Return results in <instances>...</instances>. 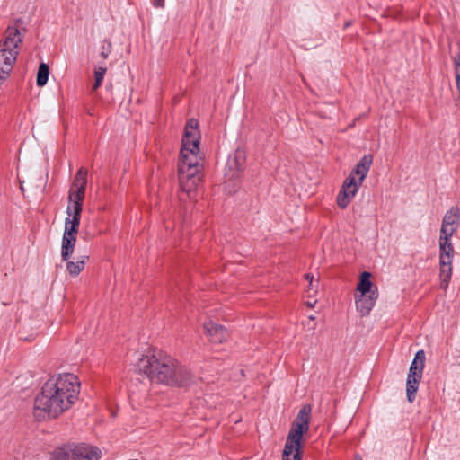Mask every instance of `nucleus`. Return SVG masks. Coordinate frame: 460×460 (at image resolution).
Returning a JSON list of instances; mask_svg holds the SVG:
<instances>
[{
	"mask_svg": "<svg viewBox=\"0 0 460 460\" xmlns=\"http://www.w3.org/2000/svg\"><path fill=\"white\" fill-rule=\"evenodd\" d=\"M73 449L75 460H99L101 457V450L90 445L73 444Z\"/></svg>",
	"mask_w": 460,
	"mask_h": 460,
	"instance_id": "nucleus-13",
	"label": "nucleus"
},
{
	"mask_svg": "<svg viewBox=\"0 0 460 460\" xmlns=\"http://www.w3.org/2000/svg\"><path fill=\"white\" fill-rule=\"evenodd\" d=\"M317 290H318V281H313L312 284H311V282L308 283L305 292L307 293V296L310 298V297L314 296L317 294Z\"/></svg>",
	"mask_w": 460,
	"mask_h": 460,
	"instance_id": "nucleus-25",
	"label": "nucleus"
},
{
	"mask_svg": "<svg viewBox=\"0 0 460 460\" xmlns=\"http://www.w3.org/2000/svg\"><path fill=\"white\" fill-rule=\"evenodd\" d=\"M421 376H408L406 383L407 400L412 402L415 399V394L418 391Z\"/></svg>",
	"mask_w": 460,
	"mask_h": 460,
	"instance_id": "nucleus-20",
	"label": "nucleus"
},
{
	"mask_svg": "<svg viewBox=\"0 0 460 460\" xmlns=\"http://www.w3.org/2000/svg\"><path fill=\"white\" fill-rule=\"evenodd\" d=\"M131 364L139 374H177L185 372L184 366L166 352L149 348L145 352H134Z\"/></svg>",
	"mask_w": 460,
	"mask_h": 460,
	"instance_id": "nucleus-3",
	"label": "nucleus"
},
{
	"mask_svg": "<svg viewBox=\"0 0 460 460\" xmlns=\"http://www.w3.org/2000/svg\"><path fill=\"white\" fill-rule=\"evenodd\" d=\"M360 460V459H359Z\"/></svg>",
	"mask_w": 460,
	"mask_h": 460,
	"instance_id": "nucleus-31",
	"label": "nucleus"
},
{
	"mask_svg": "<svg viewBox=\"0 0 460 460\" xmlns=\"http://www.w3.org/2000/svg\"><path fill=\"white\" fill-rule=\"evenodd\" d=\"M80 388L77 376H50L34 399L33 417L38 421L58 419L75 403Z\"/></svg>",
	"mask_w": 460,
	"mask_h": 460,
	"instance_id": "nucleus-1",
	"label": "nucleus"
},
{
	"mask_svg": "<svg viewBox=\"0 0 460 460\" xmlns=\"http://www.w3.org/2000/svg\"><path fill=\"white\" fill-rule=\"evenodd\" d=\"M311 411L312 408L308 404L304 405L300 409L288 435L282 454V460H302L301 447L304 442L303 436L309 430Z\"/></svg>",
	"mask_w": 460,
	"mask_h": 460,
	"instance_id": "nucleus-4",
	"label": "nucleus"
},
{
	"mask_svg": "<svg viewBox=\"0 0 460 460\" xmlns=\"http://www.w3.org/2000/svg\"><path fill=\"white\" fill-rule=\"evenodd\" d=\"M245 164V155L243 151H236L233 156L229 157L227 167L229 170L240 172L243 170Z\"/></svg>",
	"mask_w": 460,
	"mask_h": 460,
	"instance_id": "nucleus-19",
	"label": "nucleus"
},
{
	"mask_svg": "<svg viewBox=\"0 0 460 460\" xmlns=\"http://www.w3.org/2000/svg\"><path fill=\"white\" fill-rule=\"evenodd\" d=\"M360 182L357 181L354 175H349L341 186L337 197V204L341 208H346L358 191Z\"/></svg>",
	"mask_w": 460,
	"mask_h": 460,
	"instance_id": "nucleus-8",
	"label": "nucleus"
},
{
	"mask_svg": "<svg viewBox=\"0 0 460 460\" xmlns=\"http://www.w3.org/2000/svg\"><path fill=\"white\" fill-rule=\"evenodd\" d=\"M111 41H108V47L107 49H105L104 47L102 48V51L101 52V57L103 58L104 59L108 58L110 53H111Z\"/></svg>",
	"mask_w": 460,
	"mask_h": 460,
	"instance_id": "nucleus-26",
	"label": "nucleus"
},
{
	"mask_svg": "<svg viewBox=\"0 0 460 460\" xmlns=\"http://www.w3.org/2000/svg\"><path fill=\"white\" fill-rule=\"evenodd\" d=\"M75 452L73 449V444L66 445L56 448L50 460H75Z\"/></svg>",
	"mask_w": 460,
	"mask_h": 460,
	"instance_id": "nucleus-16",
	"label": "nucleus"
},
{
	"mask_svg": "<svg viewBox=\"0 0 460 460\" xmlns=\"http://www.w3.org/2000/svg\"><path fill=\"white\" fill-rule=\"evenodd\" d=\"M150 378V382L152 384H165L167 385H181V384L178 381L177 377L179 376H147Z\"/></svg>",
	"mask_w": 460,
	"mask_h": 460,
	"instance_id": "nucleus-22",
	"label": "nucleus"
},
{
	"mask_svg": "<svg viewBox=\"0 0 460 460\" xmlns=\"http://www.w3.org/2000/svg\"><path fill=\"white\" fill-rule=\"evenodd\" d=\"M203 327L205 333L213 343L221 344L229 338L227 330L222 325L217 324L212 321L205 322Z\"/></svg>",
	"mask_w": 460,
	"mask_h": 460,
	"instance_id": "nucleus-11",
	"label": "nucleus"
},
{
	"mask_svg": "<svg viewBox=\"0 0 460 460\" xmlns=\"http://www.w3.org/2000/svg\"><path fill=\"white\" fill-rule=\"evenodd\" d=\"M49 66L45 63H41L39 66L38 74H37V85L44 86L47 84L49 78Z\"/></svg>",
	"mask_w": 460,
	"mask_h": 460,
	"instance_id": "nucleus-23",
	"label": "nucleus"
},
{
	"mask_svg": "<svg viewBox=\"0 0 460 460\" xmlns=\"http://www.w3.org/2000/svg\"><path fill=\"white\" fill-rule=\"evenodd\" d=\"M196 119L188 120L179 156L178 176L181 195L194 199L198 185L201 181L203 156L199 152L200 133Z\"/></svg>",
	"mask_w": 460,
	"mask_h": 460,
	"instance_id": "nucleus-2",
	"label": "nucleus"
},
{
	"mask_svg": "<svg viewBox=\"0 0 460 460\" xmlns=\"http://www.w3.org/2000/svg\"><path fill=\"white\" fill-rule=\"evenodd\" d=\"M460 222V210L457 207H452L445 214L441 229L440 235L445 236H453V234L457 231Z\"/></svg>",
	"mask_w": 460,
	"mask_h": 460,
	"instance_id": "nucleus-10",
	"label": "nucleus"
},
{
	"mask_svg": "<svg viewBox=\"0 0 460 460\" xmlns=\"http://www.w3.org/2000/svg\"><path fill=\"white\" fill-rule=\"evenodd\" d=\"M316 303H317V300H315V299H314V300H313V301H311V300H307V301L305 302V305H306L308 307L313 308V307H314V305H316Z\"/></svg>",
	"mask_w": 460,
	"mask_h": 460,
	"instance_id": "nucleus-28",
	"label": "nucleus"
},
{
	"mask_svg": "<svg viewBox=\"0 0 460 460\" xmlns=\"http://www.w3.org/2000/svg\"><path fill=\"white\" fill-rule=\"evenodd\" d=\"M87 260L88 256L84 255L77 258L75 261H67L66 271L72 277L78 276L84 270Z\"/></svg>",
	"mask_w": 460,
	"mask_h": 460,
	"instance_id": "nucleus-18",
	"label": "nucleus"
},
{
	"mask_svg": "<svg viewBox=\"0 0 460 460\" xmlns=\"http://www.w3.org/2000/svg\"><path fill=\"white\" fill-rule=\"evenodd\" d=\"M107 72V67L105 66H96L94 69V84L93 86V91H96L102 84V80Z\"/></svg>",
	"mask_w": 460,
	"mask_h": 460,
	"instance_id": "nucleus-24",
	"label": "nucleus"
},
{
	"mask_svg": "<svg viewBox=\"0 0 460 460\" xmlns=\"http://www.w3.org/2000/svg\"><path fill=\"white\" fill-rule=\"evenodd\" d=\"M77 236L63 234L61 243V257L67 261L74 252Z\"/></svg>",
	"mask_w": 460,
	"mask_h": 460,
	"instance_id": "nucleus-15",
	"label": "nucleus"
},
{
	"mask_svg": "<svg viewBox=\"0 0 460 460\" xmlns=\"http://www.w3.org/2000/svg\"><path fill=\"white\" fill-rule=\"evenodd\" d=\"M87 183V171L80 168L76 172L72 187L68 193L69 204H79L83 206Z\"/></svg>",
	"mask_w": 460,
	"mask_h": 460,
	"instance_id": "nucleus-7",
	"label": "nucleus"
},
{
	"mask_svg": "<svg viewBox=\"0 0 460 460\" xmlns=\"http://www.w3.org/2000/svg\"><path fill=\"white\" fill-rule=\"evenodd\" d=\"M82 211V205L68 203L63 234L77 236Z\"/></svg>",
	"mask_w": 460,
	"mask_h": 460,
	"instance_id": "nucleus-9",
	"label": "nucleus"
},
{
	"mask_svg": "<svg viewBox=\"0 0 460 460\" xmlns=\"http://www.w3.org/2000/svg\"><path fill=\"white\" fill-rule=\"evenodd\" d=\"M305 279L306 281H308V283H310V282L312 283L313 281H314V276L312 274H310V273H307V274L305 275Z\"/></svg>",
	"mask_w": 460,
	"mask_h": 460,
	"instance_id": "nucleus-29",
	"label": "nucleus"
},
{
	"mask_svg": "<svg viewBox=\"0 0 460 460\" xmlns=\"http://www.w3.org/2000/svg\"><path fill=\"white\" fill-rule=\"evenodd\" d=\"M451 236L440 235L439 244V280L440 288L447 289L453 272L452 262L455 254Z\"/></svg>",
	"mask_w": 460,
	"mask_h": 460,
	"instance_id": "nucleus-6",
	"label": "nucleus"
},
{
	"mask_svg": "<svg viewBox=\"0 0 460 460\" xmlns=\"http://www.w3.org/2000/svg\"><path fill=\"white\" fill-rule=\"evenodd\" d=\"M22 43V35L18 26H8L0 41V85L9 77L17 60Z\"/></svg>",
	"mask_w": 460,
	"mask_h": 460,
	"instance_id": "nucleus-5",
	"label": "nucleus"
},
{
	"mask_svg": "<svg viewBox=\"0 0 460 460\" xmlns=\"http://www.w3.org/2000/svg\"><path fill=\"white\" fill-rule=\"evenodd\" d=\"M371 274L369 272L364 271L360 275L359 282L357 286V291L360 294H371V292H377V288H373L372 282L370 281Z\"/></svg>",
	"mask_w": 460,
	"mask_h": 460,
	"instance_id": "nucleus-17",
	"label": "nucleus"
},
{
	"mask_svg": "<svg viewBox=\"0 0 460 460\" xmlns=\"http://www.w3.org/2000/svg\"><path fill=\"white\" fill-rule=\"evenodd\" d=\"M425 353L423 350H419L410 367V374L421 373L424 368Z\"/></svg>",
	"mask_w": 460,
	"mask_h": 460,
	"instance_id": "nucleus-21",
	"label": "nucleus"
},
{
	"mask_svg": "<svg viewBox=\"0 0 460 460\" xmlns=\"http://www.w3.org/2000/svg\"><path fill=\"white\" fill-rule=\"evenodd\" d=\"M378 297L377 292L371 294H359L355 296L356 307L361 316H367L374 307Z\"/></svg>",
	"mask_w": 460,
	"mask_h": 460,
	"instance_id": "nucleus-12",
	"label": "nucleus"
},
{
	"mask_svg": "<svg viewBox=\"0 0 460 460\" xmlns=\"http://www.w3.org/2000/svg\"><path fill=\"white\" fill-rule=\"evenodd\" d=\"M153 5L155 7L162 8L164 6V0H153Z\"/></svg>",
	"mask_w": 460,
	"mask_h": 460,
	"instance_id": "nucleus-27",
	"label": "nucleus"
},
{
	"mask_svg": "<svg viewBox=\"0 0 460 460\" xmlns=\"http://www.w3.org/2000/svg\"><path fill=\"white\" fill-rule=\"evenodd\" d=\"M309 319H310L311 321H314V320H315V317H314V316H313V315H311V316H309Z\"/></svg>",
	"mask_w": 460,
	"mask_h": 460,
	"instance_id": "nucleus-30",
	"label": "nucleus"
},
{
	"mask_svg": "<svg viewBox=\"0 0 460 460\" xmlns=\"http://www.w3.org/2000/svg\"><path fill=\"white\" fill-rule=\"evenodd\" d=\"M372 162H373V158L370 155H364L359 160V162L357 164L354 170L352 171V172L349 175H354L355 178H356V176H358V179L357 180V181L360 182V184H362V182L364 181V180L366 179V177L367 175V172L370 169Z\"/></svg>",
	"mask_w": 460,
	"mask_h": 460,
	"instance_id": "nucleus-14",
	"label": "nucleus"
}]
</instances>
